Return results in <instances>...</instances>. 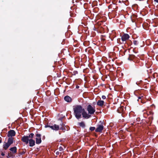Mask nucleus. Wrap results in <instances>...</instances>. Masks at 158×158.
Returning <instances> with one entry per match:
<instances>
[{
  "instance_id": "f257e3e1",
  "label": "nucleus",
  "mask_w": 158,
  "mask_h": 158,
  "mask_svg": "<svg viewBox=\"0 0 158 158\" xmlns=\"http://www.w3.org/2000/svg\"><path fill=\"white\" fill-rule=\"evenodd\" d=\"M74 113L76 118L79 119L82 117L85 119H88L91 117V115L88 114L85 111V109H74Z\"/></svg>"
},
{
  "instance_id": "f03ea898",
  "label": "nucleus",
  "mask_w": 158,
  "mask_h": 158,
  "mask_svg": "<svg viewBox=\"0 0 158 158\" xmlns=\"http://www.w3.org/2000/svg\"><path fill=\"white\" fill-rule=\"evenodd\" d=\"M34 135L33 133H31L29 134L28 136L24 135L22 137L21 139V140L23 142L25 143L26 144L28 143L29 139L31 138H33Z\"/></svg>"
},
{
  "instance_id": "7ed1b4c3",
  "label": "nucleus",
  "mask_w": 158,
  "mask_h": 158,
  "mask_svg": "<svg viewBox=\"0 0 158 158\" xmlns=\"http://www.w3.org/2000/svg\"><path fill=\"white\" fill-rule=\"evenodd\" d=\"M130 38V36L128 34L126 33H124L121 36V39L123 41V44H125L126 41L128 40Z\"/></svg>"
},
{
  "instance_id": "20e7f679",
  "label": "nucleus",
  "mask_w": 158,
  "mask_h": 158,
  "mask_svg": "<svg viewBox=\"0 0 158 158\" xmlns=\"http://www.w3.org/2000/svg\"><path fill=\"white\" fill-rule=\"evenodd\" d=\"M36 138H35L36 143L37 144H39L41 143V135L39 133L35 134Z\"/></svg>"
},
{
  "instance_id": "39448f33",
  "label": "nucleus",
  "mask_w": 158,
  "mask_h": 158,
  "mask_svg": "<svg viewBox=\"0 0 158 158\" xmlns=\"http://www.w3.org/2000/svg\"><path fill=\"white\" fill-rule=\"evenodd\" d=\"M104 128V126L102 124L98 125V127L95 130L96 132H101L103 130Z\"/></svg>"
},
{
  "instance_id": "423d86ee",
  "label": "nucleus",
  "mask_w": 158,
  "mask_h": 158,
  "mask_svg": "<svg viewBox=\"0 0 158 158\" xmlns=\"http://www.w3.org/2000/svg\"><path fill=\"white\" fill-rule=\"evenodd\" d=\"M15 132L14 130H10L8 131L7 134V136L9 137L14 136L15 135Z\"/></svg>"
},
{
  "instance_id": "0eeeda50",
  "label": "nucleus",
  "mask_w": 158,
  "mask_h": 158,
  "mask_svg": "<svg viewBox=\"0 0 158 158\" xmlns=\"http://www.w3.org/2000/svg\"><path fill=\"white\" fill-rule=\"evenodd\" d=\"M32 138H31L29 141V146L31 147H32L35 145V141Z\"/></svg>"
},
{
  "instance_id": "6e6552de",
  "label": "nucleus",
  "mask_w": 158,
  "mask_h": 158,
  "mask_svg": "<svg viewBox=\"0 0 158 158\" xmlns=\"http://www.w3.org/2000/svg\"><path fill=\"white\" fill-rule=\"evenodd\" d=\"M105 103V102L103 100H101V99L98 100L97 102V105L99 106L102 107L103 105H105L104 104Z\"/></svg>"
},
{
  "instance_id": "1a4fd4ad",
  "label": "nucleus",
  "mask_w": 158,
  "mask_h": 158,
  "mask_svg": "<svg viewBox=\"0 0 158 158\" xmlns=\"http://www.w3.org/2000/svg\"><path fill=\"white\" fill-rule=\"evenodd\" d=\"M64 99L65 101L68 102H71L72 101V99L68 95L65 96L64 97Z\"/></svg>"
},
{
  "instance_id": "9d476101",
  "label": "nucleus",
  "mask_w": 158,
  "mask_h": 158,
  "mask_svg": "<svg viewBox=\"0 0 158 158\" xmlns=\"http://www.w3.org/2000/svg\"><path fill=\"white\" fill-rule=\"evenodd\" d=\"M10 145L7 142H4L3 145V148L5 150H7Z\"/></svg>"
},
{
  "instance_id": "9b49d317",
  "label": "nucleus",
  "mask_w": 158,
  "mask_h": 158,
  "mask_svg": "<svg viewBox=\"0 0 158 158\" xmlns=\"http://www.w3.org/2000/svg\"><path fill=\"white\" fill-rule=\"evenodd\" d=\"M9 150L13 153L15 154L17 152V148L15 146L9 149Z\"/></svg>"
},
{
  "instance_id": "f8f14e48",
  "label": "nucleus",
  "mask_w": 158,
  "mask_h": 158,
  "mask_svg": "<svg viewBox=\"0 0 158 158\" xmlns=\"http://www.w3.org/2000/svg\"><path fill=\"white\" fill-rule=\"evenodd\" d=\"M14 138L12 137H9L7 143L10 145L12 144L13 143Z\"/></svg>"
},
{
  "instance_id": "ddd939ff",
  "label": "nucleus",
  "mask_w": 158,
  "mask_h": 158,
  "mask_svg": "<svg viewBox=\"0 0 158 158\" xmlns=\"http://www.w3.org/2000/svg\"><path fill=\"white\" fill-rule=\"evenodd\" d=\"M138 101L139 102H141L142 103H144L145 102V100L144 99L143 96H142L141 97H139Z\"/></svg>"
},
{
  "instance_id": "4468645a",
  "label": "nucleus",
  "mask_w": 158,
  "mask_h": 158,
  "mask_svg": "<svg viewBox=\"0 0 158 158\" xmlns=\"http://www.w3.org/2000/svg\"><path fill=\"white\" fill-rule=\"evenodd\" d=\"M60 125L61 126L60 127V129L61 130H65V128L64 127L65 125L64 124L62 121L61 122V123L60 124Z\"/></svg>"
},
{
  "instance_id": "2eb2a0df",
  "label": "nucleus",
  "mask_w": 158,
  "mask_h": 158,
  "mask_svg": "<svg viewBox=\"0 0 158 158\" xmlns=\"http://www.w3.org/2000/svg\"><path fill=\"white\" fill-rule=\"evenodd\" d=\"M135 55L133 54L129 55V56L128 58V59L130 60H133L134 58H135Z\"/></svg>"
},
{
  "instance_id": "dca6fc26",
  "label": "nucleus",
  "mask_w": 158,
  "mask_h": 158,
  "mask_svg": "<svg viewBox=\"0 0 158 158\" xmlns=\"http://www.w3.org/2000/svg\"><path fill=\"white\" fill-rule=\"evenodd\" d=\"M54 129L53 130L58 131L60 129V127L59 125L56 124H54L53 125Z\"/></svg>"
},
{
  "instance_id": "f3484780",
  "label": "nucleus",
  "mask_w": 158,
  "mask_h": 158,
  "mask_svg": "<svg viewBox=\"0 0 158 158\" xmlns=\"http://www.w3.org/2000/svg\"><path fill=\"white\" fill-rule=\"evenodd\" d=\"M88 111L89 114H93L95 111V109H87Z\"/></svg>"
},
{
  "instance_id": "a211bd4d",
  "label": "nucleus",
  "mask_w": 158,
  "mask_h": 158,
  "mask_svg": "<svg viewBox=\"0 0 158 158\" xmlns=\"http://www.w3.org/2000/svg\"><path fill=\"white\" fill-rule=\"evenodd\" d=\"M73 109H82V107L81 105H76L73 106Z\"/></svg>"
},
{
  "instance_id": "6ab92c4d",
  "label": "nucleus",
  "mask_w": 158,
  "mask_h": 158,
  "mask_svg": "<svg viewBox=\"0 0 158 158\" xmlns=\"http://www.w3.org/2000/svg\"><path fill=\"white\" fill-rule=\"evenodd\" d=\"M79 126L84 128L85 127V125L83 122H81L79 123Z\"/></svg>"
},
{
  "instance_id": "aec40b11",
  "label": "nucleus",
  "mask_w": 158,
  "mask_h": 158,
  "mask_svg": "<svg viewBox=\"0 0 158 158\" xmlns=\"http://www.w3.org/2000/svg\"><path fill=\"white\" fill-rule=\"evenodd\" d=\"M124 109H117V112L120 114H122L123 113L124 110Z\"/></svg>"
},
{
  "instance_id": "412c9836",
  "label": "nucleus",
  "mask_w": 158,
  "mask_h": 158,
  "mask_svg": "<svg viewBox=\"0 0 158 158\" xmlns=\"http://www.w3.org/2000/svg\"><path fill=\"white\" fill-rule=\"evenodd\" d=\"M15 153H12L11 152H10L8 153V156H9V157H14L15 156L14 155Z\"/></svg>"
},
{
  "instance_id": "4be33fe9",
  "label": "nucleus",
  "mask_w": 158,
  "mask_h": 158,
  "mask_svg": "<svg viewBox=\"0 0 158 158\" xmlns=\"http://www.w3.org/2000/svg\"><path fill=\"white\" fill-rule=\"evenodd\" d=\"M66 114V112H65V114H61L60 115H62V116L61 118H59V120L61 121H62V120L64 117L65 116V114Z\"/></svg>"
},
{
  "instance_id": "5701e85b",
  "label": "nucleus",
  "mask_w": 158,
  "mask_h": 158,
  "mask_svg": "<svg viewBox=\"0 0 158 158\" xmlns=\"http://www.w3.org/2000/svg\"><path fill=\"white\" fill-rule=\"evenodd\" d=\"M117 43L119 44H123V41H122V39L121 40L120 39H118L117 40Z\"/></svg>"
},
{
  "instance_id": "b1692460",
  "label": "nucleus",
  "mask_w": 158,
  "mask_h": 158,
  "mask_svg": "<svg viewBox=\"0 0 158 158\" xmlns=\"http://www.w3.org/2000/svg\"><path fill=\"white\" fill-rule=\"evenodd\" d=\"M45 127L46 128L47 127H49L50 128H51L52 130H53L54 129L53 125L51 126L50 125H47L45 126Z\"/></svg>"
},
{
  "instance_id": "393cba45",
  "label": "nucleus",
  "mask_w": 158,
  "mask_h": 158,
  "mask_svg": "<svg viewBox=\"0 0 158 158\" xmlns=\"http://www.w3.org/2000/svg\"><path fill=\"white\" fill-rule=\"evenodd\" d=\"M147 114L148 115H152L153 114V113L152 111H149L147 112Z\"/></svg>"
},
{
  "instance_id": "a878e982",
  "label": "nucleus",
  "mask_w": 158,
  "mask_h": 158,
  "mask_svg": "<svg viewBox=\"0 0 158 158\" xmlns=\"http://www.w3.org/2000/svg\"><path fill=\"white\" fill-rule=\"evenodd\" d=\"M133 44L135 45H137L138 44V42L136 40H134L133 41Z\"/></svg>"
},
{
  "instance_id": "bb28decb",
  "label": "nucleus",
  "mask_w": 158,
  "mask_h": 158,
  "mask_svg": "<svg viewBox=\"0 0 158 158\" xmlns=\"http://www.w3.org/2000/svg\"><path fill=\"white\" fill-rule=\"evenodd\" d=\"M95 128L94 127H90L89 128V130L91 131H93L95 130Z\"/></svg>"
},
{
  "instance_id": "cd10ccee",
  "label": "nucleus",
  "mask_w": 158,
  "mask_h": 158,
  "mask_svg": "<svg viewBox=\"0 0 158 158\" xmlns=\"http://www.w3.org/2000/svg\"><path fill=\"white\" fill-rule=\"evenodd\" d=\"M59 149L60 151H62L63 150V148L62 147H60L59 148Z\"/></svg>"
},
{
  "instance_id": "c85d7f7f",
  "label": "nucleus",
  "mask_w": 158,
  "mask_h": 158,
  "mask_svg": "<svg viewBox=\"0 0 158 158\" xmlns=\"http://www.w3.org/2000/svg\"><path fill=\"white\" fill-rule=\"evenodd\" d=\"M87 109H94L90 105H89Z\"/></svg>"
},
{
  "instance_id": "c756f323",
  "label": "nucleus",
  "mask_w": 158,
  "mask_h": 158,
  "mask_svg": "<svg viewBox=\"0 0 158 158\" xmlns=\"http://www.w3.org/2000/svg\"><path fill=\"white\" fill-rule=\"evenodd\" d=\"M77 73H78V72H77V71H74L73 72V75H75L76 74H77Z\"/></svg>"
},
{
  "instance_id": "7c9ffc66",
  "label": "nucleus",
  "mask_w": 158,
  "mask_h": 158,
  "mask_svg": "<svg viewBox=\"0 0 158 158\" xmlns=\"http://www.w3.org/2000/svg\"><path fill=\"white\" fill-rule=\"evenodd\" d=\"M102 98L103 99H106V97L105 95L102 96Z\"/></svg>"
},
{
  "instance_id": "2f4dec72",
  "label": "nucleus",
  "mask_w": 158,
  "mask_h": 158,
  "mask_svg": "<svg viewBox=\"0 0 158 158\" xmlns=\"http://www.w3.org/2000/svg\"><path fill=\"white\" fill-rule=\"evenodd\" d=\"M25 152L23 150L20 153L21 155H23L25 153Z\"/></svg>"
},
{
  "instance_id": "473e14b6",
  "label": "nucleus",
  "mask_w": 158,
  "mask_h": 158,
  "mask_svg": "<svg viewBox=\"0 0 158 158\" xmlns=\"http://www.w3.org/2000/svg\"><path fill=\"white\" fill-rule=\"evenodd\" d=\"M151 106L152 108H155V106L154 104L151 105Z\"/></svg>"
},
{
  "instance_id": "72a5a7b5",
  "label": "nucleus",
  "mask_w": 158,
  "mask_h": 158,
  "mask_svg": "<svg viewBox=\"0 0 158 158\" xmlns=\"http://www.w3.org/2000/svg\"><path fill=\"white\" fill-rule=\"evenodd\" d=\"M56 154L57 155H59V152L58 151H57L56 152Z\"/></svg>"
},
{
  "instance_id": "f704fd0d",
  "label": "nucleus",
  "mask_w": 158,
  "mask_h": 158,
  "mask_svg": "<svg viewBox=\"0 0 158 158\" xmlns=\"http://www.w3.org/2000/svg\"><path fill=\"white\" fill-rule=\"evenodd\" d=\"M1 155L2 156H4L5 155V154L3 152H2L1 153Z\"/></svg>"
},
{
  "instance_id": "c9c22d12",
  "label": "nucleus",
  "mask_w": 158,
  "mask_h": 158,
  "mask_svg": "<svg viewBox=\"0 0 158 158\" xmlns=\"http://www.w3.org/2000/svg\"><path fill=\"white\" fill-rule=\"evenodd\" d=\"M2 142V139L1 137H0V143H1Z\"/></svg>"
},
{
  "instance_id": "e433bc0d",
  "label": "nucleus",
  "mask_w": 158,
  "mask_h": 158,
  "mask_svg": "<svg viewBox=\"0 0 158 158\" xmlns=\"http://www.w3.org/2000/svg\"><path fill=\"white\" fill-rule=\"evenodd\" d=\"M154 1L156 3H158V0H154Z\"/></svg>"
},
{
  "instance_id": "4c0bfd02",
  "label": "nucleus",
  "mask_w": 158,
  "mask_h": 158,
  "mask_svg": "<svg viewBox=\"0 0 158 158\" xmlns=\"http://www.w3.org/2000/svg\"><path fill=\"white\" fill-rule=\"evenodd\" d=\"M79 88V86H78V85H77V86H76V88L77 89H78Z\"/></svg>"
},
{
  "instance_id": "58836bf2",
  "label": "nucleus",
  "mask_w": 158,
  "mask_h": 158,
  "mask_svg": "<svg viewBox=\"0 0 158 158\" xmlns=\"http://www.w3.org/2000/svg\"><path fill=\"white\" fill-rule=\"evenodd\" d=\"M45 137L44 136H43V139H45Z\"/></svg>"
},
{
  "instance_id": "ea45409f",
  "label": "nucleus",
  "mask_w": 158,
  "mask_h": 158,
  "mask_svg": "<svg viewBox=\"0 0 158 158\" xmlns=\"http://www.w3.org/2000/svg\"><path fill=\"white\" fill-rule=\"evenodd\" d=\"M107 108H109V105H108L107 106Z\"/></svg>"
},
{
  "instance_id": "a19ab883",
  "label": "nucleus",
  "mask_w": 158,
  "mask_h": 158,
  "mask_svg": "<svg viewBox=\"0 0 158 158\" xmlns=\"http://www.w3.org/2000/svg\"><path fill=\"white\" fill-rule=\"evenodd\" d=\"M139 119V118H137L136 119L137 120H138Z\"/></svg>"
},
{
  "instance_id": "79ce46f5",
  "label": "nucleus",
  "mask_w": 158,
  "mask_h": 158,
  "mask_svg": "<svg viewBox=\"0 0 158 158\" xmlns=\"http://www.w3.org/2000/svg\"><path fill=\"white\" fill-rule=\"evenodd\" d=\"M8 156H7V158H9Z\"/></svg>"
},
{
  "instance_id": "37998d69",
  "label": "nucleus",
  "mask_w": 158,
  "mask_h": 158,
  "mask_svg": "<svg viewBox=\"0 0 158 158\" xmlns=\"http://www.w3.org/2000/svg\"><path fill=\"white\" fill-rule=\"evenodd\" d=\"M99 112L101 113V111H100Z\"/></svg>"
},
{
  "instance_id": "c03bdc74",
  "label": "nucleus",
  "mask_w": 158,
  "mask_h": 158,
  "mask_svg": "<svg viewBox=\"0 0 158 158\" xmlns=\"http://www.w3.org/2000/svg\"><path fill=\"white\" fill-rule=\"evenodd\" d=\"M0 158H3V157H0Z\"/></svg>"
}]
</instances>
